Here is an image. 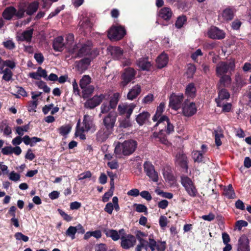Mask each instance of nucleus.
Here are the masks:
<instances>
[{
	"label": "nucleus",
	"mask_w": 251,
	"mask_h": 251,
	"mask_svg": "<svg viewBox=\"0 0 251 251\" xmlns=\"http://www.w3.org/2000/svg\"><path fill=\"white\" fill-rule=\"evenodd\" d=\"M137 146V142L133 140L125 141L122 143L118 142L115 146L114 153L117 155H129L135 151Z\"/></svg>",
	"instance_id": "1"
},
{
	"label": "nucleus",
	"mask_w": 251,
	"mask_h": 251,
	"mask_svg": "<svg viewBox=\"0 0 251 251\" xmlns=\"http://www.w3.org/2000/svg\"><path fill=\"white\" fill-rule=\"evenodd\" d=\"M78 47L77 49L79 48V49L77 54V57H81L88 55V57L92 59L99 54L98 50H92V44L91 42L88 41L86 43L81 45L80 47L78 46Z\"/></svg>",
	"instance_id": "2"
},
{
	"label": "nucleus",
	"mask_w": 251,
	"mask_h": 251,
	"mask_svg": "<svg viewBox=\"0 0 251 251\" xmlns=\"http://www.w3.org/2000/svg\"><path fill=\"white\" fill-rule=\"evenodd\" d=\"M235 67V61L233 59L228 62L221 61L216 66V75L221 76L228 72L231 73L234 70Z\"/></svg>",
	"instance_id": "3"
},
{
	"label": "nucleus",
	"mask_w": 251,
	"mask_h": 251,
	"mask_svg": "<svg viewBox=\"0 0 251 251\" xmlns=\"http://www.w3.org/2000/svg\"><path fill=\"white\" fill-rule=\"evenodd\" d=\"M126 33L122 26H112L108 30L107 36L111 40L117 41L122 39Z\"/></svg>",
	"instance_id": "4"
},
{
	"label": "nucleus",
	"mask_w": 251,
	"mask_h": 251,
	"mask_svg": "<svg viewBox=\"0 0 251 251\" xmlns=\"http://www.w3.org/2000/svg\"><path fill=\"white\" fill-rule=\"evenodd\" d=\"M117 117V113L113 110L110 111L102 118V125L104 127L113 130Z\"/></svg>",
	"instance_id": "5"
},
{
	"label": "nucleus",
	"mask_w": 251,
	"mask_h": 251,
	"mask_svg": "<svg viewBox=\"0 0 251 251\" xmlns=\"http://www.w3.org/2000/svg\"><path fill=\"white\" fill-rule=\"evenodd\" d=\"M136 72L132 68H127L122 75L123 81L121 82V86L124 87L132 80L134 79Z\"/></svg>",
	"instance_id": "6"
},
{
	"label": "nucleus",
	"mask_w": 251,
	"mask_h": 251,
	"mask_svg": "<svg viewBox=\"0 0 251 251\" xmlns=\"http://www.w3.org/2000/svg\"><path fill=\"white\" fill-rule=\"evenodd\" d=\"M144 169L146 175L154 182H157L158 176L155 171L154 166L150 162L146 161L144 164Z\"/></svg>",
	"instance_id": "7"
},
{
	"label": "nucleus",
	"mask_w": 251,
	"mask_h": 251,
	"mask_svg": "<svg viewBox=\"0 0 251 251\" xmlns=\"http://www.w3.org/2000/svg\"><path fill=\"white\" fill-rule=\"evenodd\" d=\"M121 246L124 249H129L133 247L136 242L135 237L131 234L121 236Z\"/></svg>",
	"instance_id": "8"
},
{
	"label": "nucleus",
	"mask_w": 251,
	"mask_h": 251,
	"mask_svg": "<svg viewBox=\"0 0 251 251\" xmlns=\"http://www.w3.org/2000/svg\"><path fill=\"white\" fill-rule=\"evenodd\" d=\"M105 95L103 94H100L99 96L96 95L84 103V107L87 108L93 109L99 105L105 99Z\"/></svg>",
	"instance_id": "9"
},
{
	"label": "nucleus",
	"mask_w": 251,
	"mask_h": 251,
	"mask_svg": "<svg viewBox=\"0 0 251 251\" xmlns=\"http://www.w3.org/2000/svg\"><path fill=\"white\" fill-rule=\"evenodd\" d=\"M136 105L133 103L120 104L118 106V111L120 115L126 114V117L129 119Z\"/></svg>",
	"instance_id": "10"
},
{
	"label": "nucleus",
	"mask_w": 251,
	"mask_h": 251,
	"mask_svg": "<svg viewBox=\"0 0 251 251\" xmlns=\"http://www.w3.org/2000/svg\"><path fill=\"white\" fill-rule=\"evenodd\" d=\"M183 99V95L182 94L176 95L173 94L170 98L169 106L175 110L178 109L181 107Z\"/></svg>",
	"instance_id": "11"
},
{
	"label": "nucleus",
	"mask_w": 251,
	"mask_h": 251,
	"mask_svg": "<svg viewBox=\"0 0 251 251\" xmlns=\"http://www.w3.org/2000/svg\"><path fill=\"white\" fill-rule=\"evenodd\" d=\"M91 59L89 57L84 58L78 61L75 62V67L77 71L79 74H82L88 69L91 62Z\"/></svg>",
	"instance_id": "12"
},
{
	"label": "nucleus",
	"mask_w": 251,
	"mask_h": 251,
	"mask_svg": "<svg viewBox=\"0 0 251 251\" xmlns=\"http://www.w3.org/2000/svg\"><path fill=\"white\" fill-rule=\"evenodd\" d=\"M162 124L164 125V126L166 128L165 131L168 134H170L174 131V126L170 123L169 118L166 116H162L157 122L154 127L157 126Z\"/></svg>",
	"instance_id": "13"
},
{
	"label": "nucleus",
	"mask_w": 251,
	"mask_h": 251,
	"mask_svg": "<svg viewBox=\"0 0 251 251\" xmlns=\"http://www.w3.org/2000/svg\"><path fill=\"white\" fill-rule=\"evenodd\" d=\"M237 251H250V241L245 235H242L238 239Z\"/></svg>",
	"instance_id": "14"
},
{
	"label": "nucleus",
	"mask_w": 251,
	"mask_h": 251,
	"mask_svg": "<svg viewBox=\"0 0 251 251\" xmlns=\"http://www.w3.org/2000/svg\"><path fill=\"white\" fill-rule=\"evenodd\" d=\"M113 130L107 128L106 127H101L96 134V139L98 141L103 142L105 141L112 134Z\"/></svg>",
	"instance_id": "15"
},
{
	"label": "nucleus",
	"mask_w": 251,
	"mask_h": 251,
	"mask_svg": "<svg viewBox=\"0 0 251 251\" xmlns=\"http://www.w3.org/2000/svg\"><path fill=\"white\" fill-rule=\"evenodd\" d=\"M218 96L215 99V101L219 107H221L222 101L224 100H227L230 97V94L228 91L224 88L220 87L218 89Z\"/></svg>",
	"instance_id": "16"
},
{
	"label": "nucleus",
	"mask_w": 251,
	"mask_h": 251,
	"mask_svg": "<svg viewBox=\"0 0 251 251\" xmlns=\"http://www.w3.org/2000/svg\"><path fill=\"white\" fill-rule=\"evenodd\" d=\"M209 37L211 39H222L225 38V33L217 27H211L208 32Z\"/></svg>",
	"instance_id": "17"
},
{
	"label": "nucleus",
	"mask_w": 251,
	"mask_h": 251,
	"mask_svg": "<svg viewBox=\"0 0 251 251\" xmlns=\"http://www.w3.org/2000/svg\"><path fill=\"white\" fill-rule=\"evenodd\" d=\"M183 113L187 117H190L195 114L197 112V108L194 102H191L190 104L185 102L183 106Z\"/></svg>",
	"instance_id": "18"
},
{
	"label": "nucleus",
	"mask_w": 251,
	"mask_h": 251,
	"mask_svg": "<svg viewBox=\"0 0 251 251\" xmlns=\"http://www.w3.org/2000/svg\"><path fill=\"white\" fill-rule=\"evenodd\" d=\"M107 50L114 59L119 60L123 57V50L119 47L111 46Z\"/></svg>",
	"instance_id": "19"
},
{
	"label": "nucleus",
	"mask_w": 251,
	"mask_h": 251,
	"mask_svg": "<svg viewBox=\"0 0 251 251\" xmlns=\"http://www.w3.org/2000/svg\"><path fill=\"white\" fill-rule=\"evenodd\" d=\"M66 47L68 48L70 51L72 53L75 52L78 47L77 45H75L73 46L74 41V35L72 33L67 35L66 37Z\"/></svg>",
	"instance_id": "20"
},
{
	"label": "nucleus",
	"mask_w": 251,
	"mask_h": 251,
	"mask_svg": "<svg viewBox=\"0 0 251 251\" xmlns=\"http://www.w3.org/2000/svg\"><path fill=\"white\" fill-rule=\"evenodd\" d=\"M1 152L4 155H8L14 153L16 155H19L21 153L22 150L19 146L15 147L7 146L2 149Z\"/></svg>",
	"instance_id": "21"
},
{
	"label": "nucleus",
	"mask_w": 251,
	"mask_h": 251,
	"mask_svg": "<svg viewBox=\"0 0 251 251\" xmlns=\"http://www.w3.org/2000/svg\"><path fill=\"white\" fill-rule=\"evenodd\" d=\"M234 17L233 11L229 8L225 9L221 15L219 16V19L222 22H226L231 20Z\"/></svg>",
	"instance_id": "22"
},
{
	"label": "nucleus",
	"mask_w": 251,
	"mask_h": 251,
	"mask_svg": "<svg viewBox=\"0 0 251 251\" xmlns=\"http://www.w3.org/2000/svg\"><path fill=\"white\" fill-rule=\"evenodd\" d=\"M173 12L169 7L162 8L158 12V16L164 20L168 21L172 17Z\"/></svg>",
	"instance_id": "23"
},
{
	"label": "nucleus",
	"mask_w": 251,
	"mask_h": 251,
	"mask_svg": "<svg viewBox=\"0 0 251 251\" xmlns=\"http://www.w3.org/2000/svg\"><path fill=\"white\" fill-rule=\"evenodd\" d=\"M141 88L139 85H136L133 86L128 92L127 98L129 100H133L136 99L141 93Z\"/></svg>",
	"instance_id": "24"
},
{
	"label": "nucleus",
	"mask_w": 251,
	"mask_h": 251,
	"mask_svg": "<svg viewBox=\"0 0 251 251\" xmlns=\"http://www.w3.org/2000/svg\"><path fill=\"white\" fill-rule=\"evenodd\" d=\"M83 126L80 127V128H82L83 130L86 131V132L90 130L94 126L93 121L91 119L90 116L88 115H85L84 116L83 120Z\"/></svg>",
	"instance_id": "25"
},
{
	"label": "nucleus",
	"mask_w": 251,
	"mask_h": 251,
	"mask_svg": "<svg viewBox=\"0 0 251 251\" xmlns=\"http://www.w3.org/2000/svg\"><path fill=\"white\" fill-rule=\"evenodd\" d=\"M16 12V9L13 6L6 7L2 12L3 18L6 20H10Z\"/></svg>",
	"instance_id": "26"
},
{
	"label": "nucleus",
	"mask_w": 251,
	"mask_h": 251,
	"mask_svg": "<svg viewBox=\"0 0 251 251\" xmlns=\"http://www.w3.org/2000/svg\"><path fill=\"white\" fill-rule=\"evenodd\" d=\"M176 163L179 165L181 168L187 170V157L185 155L181 153H178L176 155Z\"/></svg>",
	"instance_id": "27"
},
{
	"label": "nucleus",
	"mask_w": 251,
	"mask_h": 251,
	"mask_svg": "<svg viewBox=\"0 0 251 251\" xmlns=\"http://www.w3.org/2000/svg\"><path fill=\"white\" fill-rule=\"evenodd\" d=\"M63 38L62 36L56 38L53 43V49L56 51H62L66 45L63 42Z\"/></svg>",
	"instance_id": "28"
},
{
	"label": "nucleus",
	"mask_w": 251,
	"mask_h": 251,
	"mask_svg": "<svg viewBox=\"0 0 251 251\" xmlns=\"http://www.w3.org/2000/svg\"><path fill=\"white\" fill-rule=\"evenodd\" d=\"M33 33V29L30 28L24 31L19 37V40L21 41H25L30 43L31 41Z\"/></svg>",
	"instance_id": "29"
},
{
	"label": "nucleus",
	"mask_w": 251,
	"mask_h": 251,
	"mask_svg": "<svg viewBox=\"0 0 251 251\" xmlns=\"http://www.w3.org/2000/svg\"><path fill=\"white\" fill-rule=\"evenodd\" d=\"M231 81V78L228 75H223L220 79L219 82L217 85L218 89H220V87H228L230 85Z\"/></svg>",
	"instance_id": "30"
},
{
	"label": "nucleus",
	"mask_w": 251,
	"mask_h": 251,
	"mask_svg": "<svg viewBox=\"0 0 251 251\" xmlns=\"http://www.w3.org/2000/svg\"><path fill=\"white\" fill-rule=\"evenodd\" d=\"M0 131L5 136H9L12 133V129L9 126L7 120H3L0 122Z\"/></svg>",
	"instance_id": "31"
},
{
	"label": "nucleus",
	"mask_w": 251,
	"mask_h": 251,
	"mask_svg": "<svg viewBox=\"0 0 251 251\" xmlns=\"http://www.w3.org/2000/svg\"><path fill=\"white\" fill-rule=\"evenodd\" d=\"M168 62V57L165 53H161L156 59V64L158 68H162L166 66Z\"/></svg>",
	"instance_id": "32"
},
{
	"label": "nucleus",
	"mask_w": 251,
	"mask_h": 251,
	"mask_svg": "<svg viewBox=\"0 0 251 251\" xmlns=\"http://www.w3.org/2000/svg\"><path fill=\"white\" fill-rule=\"evenodd\" d=\"M106 236L110 237L113 241H117L121 238L118 231L114 229H106L104 230Z\"/></svg>",
	"instance_id": "33"
},
{
	"label": "nucleus",
	"mask_w": 251,
	"mask_h": 251,
	"mask_svg": "<svg viewBox=\"0 0 251 251\" xmlns=\"http://www.w3.org/2000/svg\"><path fill=\"white\" fill-rule=\"evenodd\" d=\"M137 65L143 70H148L151 66V63L145 58H140Z\"/></svg>",
	"instance_id": "34"
},
{
	"label": "nucleus",
	"mask_w": 251,
	"mask_h": 251,
	"mask_svg": "<svg viewBox=\"0 0 251 251\" xmlns=\"http://www.w3.org/2000/svg\"><path fill=\"white\" fill-rule=\"evenodd\" d=\"M215 137V142L217 146L219 147L222 145L221 138L223 137V132L220 128H218L215 130L213 132Z\"/></svg>",
	"instance_id": "35"
},
{
	"label": "nucleus",
	"mask_w": 251,
	"mask_h": 251,
	"mask_svg": "<svg viewBox=\"0 0 251 251\" xmlns=\"http://www.w3.org/2000/svg\"><path fill=\"white\" fill-rule=\"evenodd\" d=\"M150 114L148 112H143L136 117V121L140 125H143L149 118Z\"/></svg>",
	"instance_id": "36"
},
{
	"label": "nucleus",
	"mask_w": 251,
	"mask_h": 251,
	"mask_svg": "<svg viewBox=\"0 0 251 251\" xmlns=\"http://www.w3.org/2000/svg\"><path fill=\"white\" fill-rule=\"evenodd\" d=\"M165 107V104L163 102H161L160 103L159 105L158 106L157 108V110L155 114L153 116L152 118V120L154 122L158 121L159 118L162 117L161 114L163 112L164 109Z\"/></svg>",
	"instance_id": "37"
},
{
	"label": "nucleus",
	"mask_w": 251,
	"mask_h": 251,
	"mask_svg": "<svg viewBox=\"0 0 251 251\" xmlns=\"http://www.w3.org/2000/svg\"><path fill=\"white\" fill-rule=\"evenodd\" d=\"M196 92V89L193 83H190L186 87L185 94L188 97L194 98L195 96Z\"/></svg>",
	"instance_id": "38"
},
{
	"label": "nucleus",
	"mask_w": 251,
	"mask_h": 251,
	"mask_svg": "<svg viewBox=\"0 0 251 251\" xmlns=\"http://www.w3.org/2000/svg\"><path fill=\"white\" fill-rule=\"evenodd\" d=\"M119 98L120 94L118 93H115L111 96L109 101V105L111 109L116 108L119 100Z\"/></svg>",
	"instance_id": "39"
},
{
	"label": "nucleus",
	"mask_w": 251,
	"mask_h": 251,
	"mask_svg": "<svg viewBox=\"0 0 251 251\" xmlns=\"http://www.w3.org/2000/svg\"><path fill=\"white\" fill-rule=\"evenodd\" d=\"M80 121L79 120L76 125L75 136L79 137L81 140H85L86 139V136L84 134V132H85L86 131L83 130L82 128H80Z\"/></svg>",
	"instance_id": "40"
},
{
	"label": "nucleus",
	"mask_w": 251,
	"mask_h": 251,
	"mask_svg": "<svg viewBox=\"0 0 251 251\" xmlns=\"http://www.w3.org/2000/svg\"><path fill=\"white\" fill-rule=\"evenodd\" d=\"M38 8V3L34 1L30 3L26 10V13L28 15H31L36 12Z\"/></svg>",
	"instance_id": "41"
},
{
	"label": "nucleus",
	"mask_w": 251,
	"mask_h": 251,
	"mask_svg": "<svg viewBox=\"0 0 251 251\" xmlns=\"http://www.w3.org/2000/svg\"><path fill=\"white\" fill-rule=\"evenodd\" d=\"M91 78L88 75H84L80 79L79 85L81 89H84L91 83Z\"/></svg>",
	"instance_id": "42"
},
{
	"label": "nucleus",
	"mask_w": 251,
	"mask_h": 251,
	"mask_svg": "<svg viewBox=\"0 0 251 251\" xmlns=\"http://www.w3.org/2000/svg\"><path fill=\"white\" fill-rule=\"evenodd\" d=\"M82 97L83 98H87L91 96L93 94L94 87L92 85H89L86 87L84 89H82Z\"/></svg>",
	"instance_id": "43"
},
{
	"label": "nucleus",
	"mask_w": 251,
	"mask_h": 251,
	"mask_svg": "<svg viewBox=\"0 0 251 251\" xmlns=\"http://www.w3.org/2000/svg\"><path fill=\"white\" fill-rule=\"evenodd\" d=\"M72 129V126L70 125H66L61 126L58 129L59 133L62 136H66L70 133Z\"/></svg>",
	"instance_id": "44"
},
{
	"label": "nucleus",
	"mask_w": 251,
	"mask_h": 251,
	"mask_svg": "<svg viewBox=\"0 0 251 251\" xmlns=\"http://www.w3.org/2000/svg\"><path fill=\"white\" fill-rule=\"evenodd\" d=\"M225 195L229 199L235 198V193L231 184H229L227 188L224 190Z\"/></svg>",
	"instance_id": "45"
},
{
	"label": "nucleus",
	"mask_w": 251,
	"mask_h": 251,
	"mask_svg": "<svg viewBox=\"0 0 251 251\" xmlns=\"http://www.w3.org/2000/svg\"><path fill=\"white\" fill-rule=\"evenodd\" d=\"M3 75L2 76V79L6 81H9L12 79L13 73L11 70L9 68H5L2 73Z\"/></svg>",
	"instance_id": "46"
},
{
	"label": "nucleus",
	"mask_w": 251,
	"mask_h": 251,
	"mask_svg": "<svg viewBox=\"0 0 251 251\" xmlns=\"http://www.w3.org/2000/svg\"><path fill=\"white\" fill-rule=\"evenodd\" d=\"M8 178L10 180L17 182L20 180V174L15 172L14 171L8 173Z\"/></svg>",
	"instance_id": "47"
},
{
	"label": "nucleus",
	"mask_w": 251,
	"mask_h": 251,
	"mask_svg": "<svg viewBox=\"0 0 251 251\" xmlns=\"http://www.w3.org/2000/svg\"><path fill=\"white\" fill-rule=\"evenodd\" d=\"M76 233V229L75 226H70L66 230L65 234L67 236L70 237L72 239H74Z\"/></svg>",
	"instance_id": "48"
},
{
	"label": "nucleus",
	"mask_w": 251,
	"mask_h": 251,
	"mask_svg": "<svg viewBox=\"0 0 251 251\" xmlns=\"http://www.w3.org/2000/svg\"><path fill=\"white\" fill-rule=\"evenodd\" d=\"M29 129V124L25 125L23 126H17L16 128V132L19 136H23L25 132H27Z\"/></svg>",
	"instance_id": "49"
},
{
	"label": "nucleus",
	"mask_w": 251,
	"mask_h": 251,
	"mask_svg": "<svg viewBox=\"0 0 251 251\" xmlns=\"http://www.w3.org/2000/svg\"><path fill=\"white\" fill-rule=\"evenodd\" d=\"M186 20L187 18L185 16L178 17L175 24L176 26L178 28H180L182 27L185 22H186Z\"/></svg>",
	"instance_id": "50"
},
{
	"label": "nucleus",
	"mask_w": 251,
	"mask_h": 251,
	"mask_svg": "<svg viewBox=\"0 0 251 251\" xmlns=\"http://www.w3.org/2000/svg\"><path fill=\"white\" fill-rule=\"evenodd\" d=\"M181 179V184L185 187V189L193 184L191 179L187 176L182 177Z\"/></svg>",
	"instance_id": "51"
},
{
	"label": "nucleus",
	"mask_w": 251,
	"mask_h": 251,
	"mask_svg": "<svg viewBox=\"0 0 251 251\" xmlns=\"http://www.w3.org/2000/svg\"><path fill=\"white\" fill-rule=\"evenodd\" d=\"M188 194L191 197H195L197 194V190L194 184L185 189Z\"/></svg>",
	"instance_id": "52"
},
{
	"label": "nucleus",
	"mask_w": 251,
	"mask_h": 251,
	"mask_svg": "<svg viewBox=\"0 0 251 251\" xmlns=\"http://www.w3.org/2000/svg\"><path fill=\"white\" fill-rule=\"evenodd\" d=\"M16 93L17 94H14L13 93H12V94L15 95L17 98H20L19 95L23 97H26L27 96V93L22 87H16Z\"/></svg>",
	"instance_id": "53"
},
{
	"label": "nucleus",
	"mask_w": 251,
	"mask_h": 251,
	"mask_svg": "<svg viewBox=\"0 0 251 251\" xmlns=\"http://www.w3.org/2000/svg\"><path fill=\"white\" fill-rule=\"evenodd\" d=\"M14 237L16 240H22L25 242H27L29 240V238L27 236L24 235L21 232H16L14 235Z\"/></svg>",
	"instance_id": "54"
},
{
	"label": "nucleus",
	"mask_w": 251,
	"mask_h": 251,
	"mask_svg": "<svg viewBox=\"0 0 251 251\" xmlns=\"http://www.w3.org/2000/svg\"><path fill=\"white\" fill-rule=\"evenodd\" d=\"M111 107L110 105H108L107 103H103L100 106V116L101 114H108L110 111Z\"/></svg>",
	"instance_id": "55"
},
{
	"label": "nucleus",
	"mask_w": 251,
	"mask_h": 251,
	"mask_svg": "<svg viewBox=\"0 0 251 251\" xmlns=\"http://www.w3.org/2000/svg\"><path fill=\"white\" fill-rule=\"evenodd\" d=\"M196 70V68L194 65L189 64L188 66L187 70L186 73L188 77H192Z\"/></svg>",
	"instance_id": "56"
},
{
	"label": "nucleus",
	"mask_w": 251,
	"mask_h": 251,
	"mask_svg": "<svg viewBox=\"0 0 251 251\" xmlns=\"http://www.w3.org/2000/svg\"><path fill=\"white\" fill-rule=\"evenodd\" d=\"M4 47L9 50H13L15 48V43L11 40H9L3 42Z\"/></svg>",
	"instance_id": "57"
},
{
	"label": "nucleus",
	"mask_w": 251,
	"mask_h": 251,
	"mask_svg": "<svg viewBox=\"0 0 251 251\" xmlns=\"http://www.w3.org/2000/svg\"><path fill=\"white\" fill-rule=\"evenodd\" d=\"M131 126V123L129 119L126 117L122 120L120 124V127L123 128H127Z\"/></svg>",
	"instance_id": "58"
},
{
	"label": "nucleus",
	"mask_w": 251,
	"mask_h": 251,
	"mask_svg": "<svg viewBox=\"0 0 251 251\" xmlns=\"http://www.w3.org/2000/svg\"><path fill=\"white\" fill-rule=\"evenodd\" d=\"M159 223L162 228L166 227L168 224L167 218L165 216H161L159 218Z\"/></svg>",
	"instance_id": "59"
},
{
	"label": "nucleus",
	"mask_w": 251,
	"mask_h": 251,
	"mask_svg": "<svg viewBox=\"0 0 251 251\" xmlns=\"http://www.w3.org/2000/svg\"><path fill=\"white\" fill-rule=\"evenodd\" d=\"M92 176V173L90 171H88L80 174L78 176V179L81 180L88 178H90Z\"/></svg>",
	"instance_id": "60"
},
{
	"label": "nucleus",
	"mask_w": 251,
	"mask_h": 251,
	"mask_svg": "<svg viewBox=\"0 0 251 251\" xmlns=\"http://www.w3.org/2000/svg\"><path fill=\"white\" fill-rule=\"evenodd\" d=\"M248 225L247 222L244 220H239L236 222V226L239 230H241L243 227L247 226Z\"/></svg>",
	"instance_id": "61"
},
{
	"label": "nucleus",
	"mask_w": 251,
	"mask_h": 251,
	"mask_svg": "<svg viewBox=\"0 0 251 251\" xmlns=\"http://www.w3.org/2000/svg\"><path fill=\"white\" fill-rule=\"evenodd\" d=\"M153 100V95L149 94L143 99V102L146 104L151 103Z\"/></svg>",
	"instance_id": "62"
},
{
	"label": "nucleus",
	"mask_w": 251,
	"mask_h": 251,
	"mask_svg": "<svg viewBox=\"0 0 251 251\" xmlns=\"http://www.w3.org/2000/svg\"><path fill=\"white\" fill-rule=\"evenodd\" d=\"M58 211L59 213L61 215V216L62 217V218L65 220V221L69 222L70 221L72 220V217L68 215L67 214H66L64 211L62 210L61 209H58Z\"/></svg>",
	"instance_id": "63"
},
{
	"label": "nucleus",
	"mask_w": 251,
	"mask_h": 251,
	"mask_svg": "<svg viewBox=\"0 0 251 251\" xmlns=\"http://www.w3.org/2000/svg\"><path fill=\"white\" fill-rule=\"evenodd\" d=\"M148 246L152 251H154L157 248L156 242L153 239L150 238Z\"/></svg>",
	"instance_id": "64"
}]
</instances>
